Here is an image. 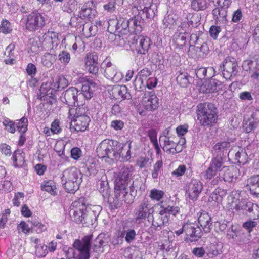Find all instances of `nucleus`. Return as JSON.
Masks as SVG:
<instances>
[{"mask_svg": "<svg viewBox=\"0 0 259 259\" xmlns=\"http://www.w3.org/2000/svg\"><path fill=\"white\" fill-rule=\"evenodd\" d=\"M82 85L81 92L74 87L66 90L61 96V100L68 106L83 105L85 99H90L93 96L96 85L91 80L82 78Z\"/></svg>", "mask_w": 259, "mask_h": 259, "instance_id": "f257e3e1", "label": "nucleus"}, {"mask_svg": "<svg viewBox=\"0 0 259 259\" xmlns=\"http://www.w3.org/2000/svg\"><path fill=\"white\" fill-rule=\"evenodd\" d=\"M163 162L162 161H158L153 167V170L152 172V177L153 179L157 178L161 168L162 167Z\"/></svg>", "mask_w": 259, "mask_h": 259, "instance_id": "774afa93", "label": "nucleus"}, {"mask_svg": "<svg viewBox=\"0 0 259 259\" xmlns=\"http://www.w3.org/2000/svg\"><path fill=\"white\" fill-rule=\"evenodd\" d=\"M186 30L184 31L179 30V32L175 33L173 40L175 42L176 47L181 48L184 46L186 42Z\"/></svg>", "mask_w": 259, "mask_h": 259, "instance_id": "f704fd0d", "label": "nucleus"}, {"mask_svg": "<svg viewBox=\"0 0 259 259\" xmlns=\"http://www.w3.org/2000/svg\"><path fill=\"white\" fill-rule=\"evenodd\" d=\"M27 126L28 120L25 117H23L16 123V127L17 130L21 133H25L27 130Z\"/></svg>", "mask_w": 259, "mask_h": 259, "instance_id": "864d4df0", "label": "nucleus"}, {"mask_svg": "<svg viewBox=\"0 0 259 259\" xmlns=\"http://www.w3.org/2000/svg\"><path fill=\"white\" fill-rule=\"evenodd\" d=\"M56 60V56L51 53H46L42 57L41 62L44 66L51 67Z\"/></svg>", "mask_w": 259, "mask_h": 259, "instance_id": "c03bdc74", "label": "nucleus"}, {"mask_svg": "<svg viewBox=\"0 0 259 259\" xmlns=\"http://www.w3.org/2000/svg\"><path fill=\"white\" fill-rule=\"evenodd\" d=\"M148 137L150 138L151 142L153 144V145L156 150L157 153H159L160 151V148L159 146L157 139V133L154 130H151L149 131L148 133Z\"/></svg>", "mask_w": 259, "mask_h": 259, "instance_id": "09e8293b", "label": "nucleus"}, {"mask_svg": "<svg viewBox=\"0 0 259 259\" xmlns=\"http://www.w3.org/2000/svg\"><path fill=\"white\" fill-rule=\"evenodd\" d=\"M143 4H140L139 6H135V8L139 11H142L143 14H145L147 18H152L155 16V11L154 10L153 5H152L151 0H142Z\"/></svg>", "mask_w": 259, "mask_h": 259, "instance_id": "4be33fe9", "label": "nucleus"}, {"mask_svg": "<svg viewBox=\"0 0 259 259\" xmlns=\"http://www.w3.org/2000/svg\"><path fill=\"white\" fill-rule=\"evenodd\" d=\"M248 203L243 198L240 192L234 190L228 197L227 207L234 213L244 214Z\"/></svg>", "mask_w": 259, "mask_h": 259, "instance_id": "423d86ee", "label": "nucleus"}, {"mask_svg": "<svg viewBox=\"0 0 259 259\" xmlns=\"http://www.w3.org/2000/svg\"><path fill=\"white\" fill-rule=\"evenodd\" d=\"M45 15L38 12L29 14L25 20L26 28L30 31H35L42 28L46 25Z\"/></svg>", "mask_w": 259, "mask_h": 259, "instance_id": "0eeeda50", "label": "nucleus"}, {"mask_svg": "<svg viewBox=\"0 0 259 259\" xmlns=\"http://www.w3.org/2000/svg\"><path fill=\"white\" fill-rule=\"evenodd\" d=\"M237 67V64L234 60L226 59L222 63V66H220L221 69L223 68L224 77L227 79L235 76Z\"/></svg>", "mask_w": 259, "mask_h": 259, "instance_id": "a211bd4d", "label": "nucleus"}, {"mask_svg": "<svg viewBox=\"0 0 259 259\" xmlns=\"http://www.w3.org/2000/svg\"><path fill=\"white\" fill-rule=\"evenodd\" d=\"M204 178L206 180L214 178L212 182L213 185L217 184L219 180H221V177L219 175V172L210 166L205 172Z\"/></svg>", "mask_w": 259, "mask_h": 259, "instance_id": "4c0bfd02", "label": "nucleus"}, {"mask_svg": "<svg viewBox=\"0 0 259 259\" xmlns=\"http://www.w3.org/2000/svg\"><path fill=\"white\" fill-rule=\"evenodd\" d=\"M214 227L217 232L223 233L226 230L227 225L224 221H217L214 222Z\"/></svg>", "mask_w": 259, "mask_h": 259, "instance_id": "0e129e2a", "label": "nucleus"}, {"mask_svg": "<svg viewBox=\"0 0 259 259\" xmlns=\"http://www.w3.org/2000/svg\"><path fill=\"white\" fill-rule=\"evenodd\" d=\"M42 45L48 49H53L59 43L58 33L54 31H48L42 36Z\"/></svg>", "mask_w": 259, "mask_h": 259, "instance_id": "412c9836", "label": "nucleus"}, {"mask_svg": "<svg viewBox=\"0 0 259 259\" xmlns=\"http://www.w3.org/2000/svg\"><path fill=\"white\" fill-rule=\"evenodd\" d=\"M154 205L152 204L148 199L145 198L140 203L136 209V219L138 220H145L146 218L150 219V216L154 212Z\"/></svg>", "mask_w": 259, "mask_h": 259, "instance_id": "9d476101", "label": "nucleus"}, {"mask_svg": "<svg viewBox=\"0 0 259 259\" xmlns=\"http://www.w3.org/2000/svg\"><path fill=\"white\" fill-rule=\"evenodd\" d=\"M90 118L89 116H83L71 120L72 125L77 132H84L89 126Z\"/></svg>", "mask_w": 259, "mask_h": 259, "instance_id": "bb28decb", "label": "nucleus"}, {"mask_svg": "<svg viewBox=\"0 0 259 259\" xmlns=\"http://www.w3.org/2000/svg\"><path fill=\"white\" fill-rule=\"evenodd\" d=\"M222 84L221 81L216 79H211L205 83L203 84L200 87V91L204 93H210L218 92L221 90Z\"/></svg>", "mask_w": 259, "mask_h": 259, "instance_id": "a878e982", "label": "nucleus"}, {"mask_svg": "<svg viewBox=\"0 0 259 259\" xmlns=\"http://www.w3.org/2000/svg\"><path fill=\"white\" fill-rule=\"evenodd\" d=\"M236 148L237 149L234 150V151H236L235 154V160L237 161L238 163L244 164L247 162L248 159L246 150L240 147H236Z\"/></svg>", "mask_w": 259, "mask_h": 259, "instance_id": "c9c22d12", "label": "nucleus"}, {"mask_svg": "<svg viewBox=\"0 0 259 259\" xmlns=\"http://www.w3.org/2000/svg\"><path fill=\"white\" fill-rule=\"evenodd\" d=\"M197 120L203 126H211L217 121V108L213 104L208 103H200L197 106Z\"/></svg>", "mask_w": 259, "mask_h": 259, "instance_id": "7ed1b4c3", "label": "nucleus"}, {"mask_svg": "<svg viewBox=\"0 0 259 259\" xmlns=\"http://www.w3.org/2000/svg\"><path fill=\"white\" fill-rule=\"evenodd\" d=\"M93 235L84 236L81 240H76L73 243V247L77 250V259H89L90 257V249L91 241Z\"/></svg>", "mask_w": 259, "mask_h": 259, "instance_id": "1a4fd4ad", "label": "nucleus"}, {"mask_svg": "<svg viewBox=\"0 0 259 259\" xmlns=\"http://www.w3.org/2000/svg\"><path fill=\"white\" fill-rule=\"evenodd\" d=\"M128 20L123 18L119 20H110L109 22V26L114 25L116 31L121 34H126L130 32Z\"/></svg>", "mask_w": 259, "mask_h": 259, "instance_id": "5701e85b", "label": "nucleus"}, {"mask_svg": "<svg viewBox=\"0 0 259 259\" xmlns=\"http://www.w3.org/2000/svg\"><path fill=\"white\" fill-rule=\"evenodd\" d=\"M246 187L252 194L259 197V175L250 178L247 181Z\"/></svg>", "mask_w": 259, "mask_h": 259, "instance_id": "c756f323", "label": "nucleus"}, {"mask_svg": "<svg viewBox=\"0 0 259 259\" xmlns=\"http://www.w3.org/2000/svg\"><path fill=\"white\" fill-rule=\"evenodd\" d=\"M258 120L252 114L251 116L244 123L243 128L246 133H250L254 130L257 125Z\"/></svg>", "mask_w": 259, "mask_h": 259, "instance_id": "a19ab883", "label": "nucleus"}, {"mask_svg": "<svg viewBox=\"0 0 259 259\" xmlns=\"http://www.w3.org/2000/svg\"><path fill=\"white\" fill-rule=\"evenodd\" d=\"M160 146L166 152L175 154L180 152L181 149L177 148L178 144L170 139V138L166 136H160L159 138Z\"/></svg>", "mask_w": 259, "mask_h": 259, "instance_id": "dca6fc26", "label": "nucleus"}, {"mask_svg": "<svg viewBox=\"0 0 259 259\" xmlns=\"http://www.w3.org/2000/svg\"><path fill=\"white\" fill-rule=\"evenodd\" d=\"M33 229L38 233H40L43 231L47 230V227L45 225H44L36 221H32Z\"/></svg>", "mask_w": 259, "mask_h": 259, "instance_id": "e2e57ef3", "label": "nucleus"}, {"mask_svg": "<svg viewBox=\"0 0 259 259\" xmlns=\"http://www.w3.org/2000/svg\"><path fill=\"white\" fill-rule=\"evenodd\" d=\"M198 221L205 233L210 232L212 226L211 218L207 213H201Z\"/></svg>", "mask_w": 259, "mask_h": 259, "instance_id": "c85d7f7f", "label": "nucleus"}, {"mask_svg": "<svg viewBox=\"0 0 259 259\" xmlns=\"http://www.w3.org/2000/svg\"><path fill=\"white\" fill-rule=\"evenodd\" d=\"M98 185L99 191L104 197L109 195L110 190L106 176H104L101 178V180L98 182Z\"/></svg>", "mask_w": 259, "mask_h": 259, "instance_id": "ea45409f", "label": "nucleus"}, {"mask_svg": "<svg viewBox=\"0 0 259 259\" xmlns=\"http://www.w3.org/2000/svg\"><path fill=\"white\" fill-rule=\"evenodd\" d=\"M151 75L150 70L148 68H144L139 72L137 76L145 82L148 79V78L151 77Z\"/></svg>", "mask_w": 259, "mask_h": 259, "instance_id": "680f3d73", "label": "nucleus"}, {"mask_svg": "<svg viewBox=\"0 0 259 259\" xmlns=\"http://www.w3.org/2000/svg\"><path fill=\"white\" fill-rule=\"evenodd\" d=\"M202 183L197 179H191L186 188V194L191 200L195 201L197 200L200 194L203 190Z\"/></svg>", "mask_w": 259, "mask_h": 259, "instance_id": "9b49d317", "label": "nucleus"}, {"mask_svg": "<svg viewBox=\"0 0 259 259\" xmlns=\"http://www.w3.org/2000/svg\"><path fill=\"white\" fill-rule=\"evenodd\" d=\"M41 187L42 190L48 192L51 195H55L56 194V187L52 181L44 182Z\"/></svg>", "mask_w": 259, "mask_h": 259, "instance_id": "de8ad7c7", "label": "nucleus"}, {"mask_svg": "<svg viewBox=\"0 0 259 259\" xmlns=\"http://www.w3.org/2000/svg\"><path fill=\"white\" fill-rule=\"evenodd\" d=\"M3 124L6 129L11 133H14L16 131V123L8 118H5L3 121Z\"/></svg>", "mask_w": 259, "mask_h": 259, "instance_id": "4d7b16f0", "label": "nucleus"}, {"mask_svg": "<svg viewBox=\"0 0 259 259\" xmlns=\"http://www.w3.org/2000/svg\"><path fill=\"white\" fill-rule=\"evenodd\" d=\"M81 105H76L77 106V107L69 109L68 117L70 119L73 120L83 116H88L87 115V109Z\"/></svg>", "mask_w": 259, "mask_h": 259, "instance_id": "7c9ffc66", "label": "nucleus"}, {"mask_svg": "<svg viewBox=\"0 0 259 259\" xmlns=\"http://www.w3.org/2000/svg\"><path fill=\"white\" fill-rule=\"evenodd\" d=\"M108 243L106 239H104V235L100 234L94 240L93 243V248L96 252H102V247Z\"/></svg>", "mask_w": 259, "mask_h": 259, "instance_id": "58836bf2", "label": "nucleus"}, {"mask_svg": "<svg viewBox=\"0 0 259 259\" xmlns=\"http://www.w3.org/2000/svg\"><path fill=\"white\" fill-rule=\"evenodd\" d=\"M98 56L96 54H88L85 58V65L90 73L96 75L99 70L98 64Z\"/></svg>", "mask_w": 259, "mask_h": 259, "instance_id": "b1692460", "label": "nucleus"}, {"mask_svg": "<svg viewBox=\"0 0 259 259\" xmlns=\"http://www.w3.org/2000/svg\"><path fill=\"white\" fill-rule=\"evenodd\" d=\"M133 44L135 45L136 50L141 54H146L150 48L151 41L150 39L143 35L135 36Z\"/></svg>", "mask_w": 259, "mask_h": 259, "instance_id": "4468645a", "label": "nucleus"}, {"mask_svg": "<svg viewBox=\"0 0 259 259\" xmlns=\"http://www.w3.org/2000/svg\"><path fill=\"white\" fill-rule=\"evenodd\" d=\"M179 213L180 208L178 206L168 205L167 207H161L159 213L152 216L151 228L155 230L160 229L163 226L168 223L170 214L176 216Z\"/></svg>", "mask_w": 259, "mask_h": 259, "instance_id": "39448f33", "label": "nucleus"}, {"mask_svg": "<svg viewBox=\"0 0 259 259\" xmlns=\"http://www.w3.org/2000/svg\"><path fill=\"white\" fill-rule=\"evenodd\" d=\"M114 141L106 139L103 140L97 148L98 156L100 158L107 157L111 159L117 160L120 157L125 161L131 158V142L126 143L123 146L119 145L118 151L114 148ZM117 150V149H116Z\"/></svg>", "mask_w": 259, "mask_h": 259, "instance_id": "f03ea898", "label": "nucleus"}, {"mask_svg": "<svg viewBox=\"0 0 259 259\" xmlns=\"http://www.w3.org/2000/svg\"><path fill=\"white\" fill-rule=\"evenodd\" d=\"M130 32L135 33H140L142 31L141 24L142 21L141 17H134L128 20Z\"/></svg>", "mask_w": 259, "mask_h": 259, "instance_id": "72a5a7b5", "label": "nucleus"}, {"mask_svg": "<svg viewBox=\"0 0 259 259\" xmlns=\"http://www.w3.org/2000/svg\"><path fill=\"white\" fill-rule=\"evenodd\" d=\"M240 175V172L236 167L224 166L221 173V180L225 182H232Z\"/></svg>", "mask_w": 259, "mask_h": 259, "instance_id": "6ab92c4d", "label": "nucleus"}, {"mask_svg": "<svg viewBox=\"0 0 259 259\" xmlns=\"http://www.w3.org/2000/svg\"><path fill=\"white\" fill-rule=\"evenodd\" d=\"M114 91L117 93L118 95L123 99H130L131 98V95L125 85L117 87L114 89Z\"/></svg>", "mask_w": 259, "mask_h": 259, "instance_id": "603ef678", "label": "nucleus"}, {"mask_svg": "<svg viewBox=\"0 0 259 259\" xmlns=\"http://www.w3.org/2000/svg\"><path fill=\"white\" fill-rule=\"evenodd\" d=\"M35 253L39 257H45L48 253V247L44 244L35 245Z\"/></svg>", "mask_w": 259, "mask_h": 259, "instance_id": "5fc2aeb1", "label": "nucleus"}, {"mask_svg": "<svg viewBox=\"0 0 259 259\" xmlns=\"http://www.w3.org/2000/svg\"><path fill=\"white\" fill-rule=\"evenodd\" d=\"M70 59V53L66 51H62L58 55V60L64 65L68 64Z\"/></svg>", "mask_w": 259, "mask_h": 259, "instance_id": "6e6d98bb", "label": "nucleus"}, {"mask_svg": "<svg viewBox=\"0 0 259 259\" xmlns=\"http://www.w3.org/2000/svg\"><path fill=\"white\" fill-rule=\"evenodd\" d=\"M81 173L75 167L64 170L62 174V182L68 193H74L79 188Z\"/></svg>", "mask_w": 259, "mask_h": 259, "instance_id": "20e7f679", "label": "nucleus"}, {"mask_svg": "<svg viewBox=\"0 0 259 259\" xmlns=\"http://www.w3.org/2000/svg\"><path fill=\"white\" fill-rule=\"evenodd\" d=\"M68 84V81L63 76H59L54 83V87L56 90L64 89Z\"/></svg>", "mask_w": 259, "mask_h": 259, "instance_id": "3c124183", "label": "nucleus"}, {"mask_svg": "<svg viewBox=\"0 0 259 259\" xmlns=\"http://www.w3.org/2000/svg\"><path fill=\"white\" fill-rule=\"evenodd\" d=\"M133 85L135 90L138 91H141L146 87L145 82L142 80L140 78H139L137 76H136L134 81Z\"/></svg>", "mask_w": 259, "mask_h": 259, "instance_id": "338daca9", "label": "nucleus"}, {"mask_svg": "<svg viewBox=\"0 0 259 259\" xmlns=\"http://www.w3.org/2000/svg\"><path fill=\"white\" fill-rule=\"evenodd\" d=\"M82 222L80 224H82L84 226L89 227L93 226L96 223V217L90 212L89 208L87 207V211L84 212V215L82 218Z\"/></svg>", "mask_w": 259, "mask_h": 259, "instance_id": "37998d69", "label": "nucleus"}, {"mask_svg": "<svg viewBox=\"0 0 259 259\" xmlns=\"http://www.w3.org/2000/svg\"><path fill=\"white\" fill-rule=\"evenodd\" d=\"M212 15L216 24L225 25L226 23L227 9L215 7L212 11Z\"/></svg>", "mask_w": 259, "mask_h": 259, "instance_id": "393cba45", "label": "nucleus"}, {"mask_svg": "<svg viewBox=\"0 0 259 259\" xmlns=\"http://www.w3.org/2000/svg\"><path fill=\"white\" fill-rule=\"evenodd\" d=\"M96 30V27H93L90 23H86L83 26L82 32L84 35L87 38L95 35Z\"/></svg>", "mask_w": 259, "mask_h": 259, "instance_id": "8fccbe9b", "label": "nucleus"}, {"mask_svg": "<svg viewBox=\"0 0 259 259\" xmlns=\"http://www.w3.org/2000/svg\"><path fill=\"white\" fill-rule=\"evenodd\" d=\"M93 2L89 1L87 2L82 7L80 12L81 17L92 19L94 17L96 10L92 8Z\"/></svg>", "mask_w": 259, "mask_h": 259, "instance_id": "2f4dec72", "label": "nucleus"}, {"mask_svg": "<svg viewBox=\"0 0 259 259\" xmlns=\"http://www.w3.org/2000/svg\"><path fill=\"white\" fill-rule=\"evenodd\" d=\"M136 235V231L134 229H127L121 233V236L123 237L125 235V241L127 243H131L135 239Z\"/></svg>", "mask_w": 259, "mask_h": 259, "instance_id": "13d9d810", "label": "nucleus"}, {"mask_svg": "<svg viewBox=\"0 0 259 259\" xmlns=\"http://www.w3.org/2000/svg\"><path fill=\"white\" fill-rule=\"evenodd\" d=\"M184 229L187 236L191 242L198 240L201 236V229L195 223H187L184 225Z\"/></svg>", "mask_w": 259, "mask_h": 259, "instance_id": "2eb2a0df", "label": "nucleus"}, {"mask_svg": "<svg viewBox=\"0 0 259 259\" xmlns=\"http://www.w3.org/2000/svg\"><path fill=\"white\" fill-rule=\"evenodd\" d=\"M163 195L164 192L162 191L154 189L151 190L149 196L152 200L159 201Z\"/></svg>", "mask_w": 259, "mask_h": 259, "instance_id": "bf43d9fd", "label": "nucleus"}, {"mask_svg": "<svg viewBox=\"0 0 259 259\" xmlns=\"http://www.w3.org/2000/svg\"><path fill=\"white\" fill-rule=\"evenodd\" d=\"M223 159L221 156H217L214 158L210 164V166L214 169L219 172V175L221 176V173L222 171V168L224 167Z\"/></svg>", "mask_w": 259, "mask_h": 259, "instance_id": "a18cd8bd", "label": "nucleus"}, {"mask_svg": "<svg viewBox=\"0 0 259 259\" xmlns=\"http://www.w3.org/2000/svg\"><path fill=\"white\" fill-rule=\"evenodd\" d=\"M230 147V142L224 141L217 143L213 147L214 151L217 154V156H225L226 154H231L234 153L233 150H230L228 152V150Z\"/></svg>", "mask_w": 259, "mask_h": 259, "instance_id": "cd10ccee", "label": "nucleus"}, {"mask_svg": "<svg viewBox=\"0 0 259 259\" xmlns=\"http://www.w3.org/2000/svg\"><path fill=\"white\" fill-rule=\"evenodd\" d=\"M83 201L82 198L74 201L72 204V208L70 210V213H72V218L78 224L82 222L84 212L87 211V207Z\"/></svg>", "mask_w": 259, "mask_h": 259, "instance_id": "f8f14e48", "label": "nucleus"}, {"mask_svg": "<svg viewBox=\"0 0 259 259\" xmlns=\"http://www.w3.org/2000/svg\"><path fill=\"white\" fill-rule=\"evenodd\" d=\"M134 169L132 165H127L122 167L115 179V183L127 185L133 175Z\"/></svg>", "mask_w": 259, "mask_h": 259, "instance_id": "aec40b11", "label": "nucleus"}, {"mask_svg": "<svg viewBox=\"0 0 259 259\" xmlns=\"http://www.w3.org/2000/svg\"><path fill=\"white\" fill-rule=\"evenodd\" d=\"M12 30L10 22L7 20H3L0 26V31L4 34L9 33Z\"/></svg>", "mask_w": 259, "mask_h": 259, "instance_id": "69168bd1", "label": "nucleus"}, {"mask_svg": "<svg viewBox=\"0 0 259 259\" xmlns=\"http://www.w3.org/2000/svg\"><path fill=\"white\" fill-rule=\"evenodd\" d=\"M253 220H257L259 219V205L256 203H253L252 202L249 201L246 209L245 213Z\"/></svg>", "mask_w": 259, "mask_h": 259, "instance_id": "473e14b6", "label": "nucleus"}, {"mask_svg": "<svg viewBox=\"0 0 259 259\" xmlns=\"http://www.w3.org/2000/svg\"><path fill=\"white\" fill-rule=\"evenodd\" d=\"M102 67L104 69V76L109 80L118 83L124 79L122 72L108 59H106L103 62Z\"/></svg>", "mask_w": 259, "mask_h": 259, "instance_id": "6e6552de", "label": "nucleus"}, {"mask_svg": "<svg viewBox=\"0 0 259 259\" xmlns=\"http://www.w3.org/2000/svg\"><path fill=\"white\" fill-rule=\"evenodd\" d=\"M209 4V0H192L191 7L195 11H200L207 9Z\"/></svg>", "mask_w": 259, "mask_h": 259, "instance_id": "e433bc0d", "label": "nucleus"}, {"mask_svg": "<svg viewBox=\"0 0 259 259\" xmlns=\"http://www.w3.org/2000/svg\"><path fill=\"white\" fill-rule=\"evenodd\" d=\"M191 77L187 72H180L177 77V82L182 87H186L189 83Z\"/></svg>", "mask_w": 259, "mask_h": 259, "instance_id": "49530a36", "label": "nucleus"}, {"mask_svg": "<svg viewBox=\"0 0 259 259\" xmlns=\"http://www.w3.org/2000/svg\"><path fill=\"white\" fill-rule=\"evenodd\" d=\"M257 63L251 60H246L244 61L242 64L243 69L245 71H249V73L252 71L256 66Z\"/></svg>", "mask_w": 259, "mask_h": 259, "instance_id": "052dcab7", "label": "nucleus"}, {"mask_svg": "<svg viewBox=\"0 0 259 259\" xmlns=\"http://www.w3.org/2000/svg\"><path fill=\"white\" fill-rule=\"evenodd\" d=\"M12 159L15 167H19L24 163V153L20 150H17L14 153Z\"/></svg>", "mask_w": 259, "mask_h": 259, "instance_id": "79ce46f5", "label": "nucleus"}, {"mask_svg": "<svg viewBox=\"0 0 259 259\" xmlns=\"http://www.w3.org/2000/svg\"><path fill=\"white\" fill-rule=\"evenodd\" d=\"M143 104L146 110L156 109L158 106V99L153 91L145 92L143 96Z\"/></svg>", "mask_w": 259, "mask_h": 259, "instance_id": "f3484780", "label": "nucleus"}, {"mask_svg": "<svg viewBox=\"0 0 259 259\" xmlns=\"http://www.w3.org/2000/svg\"><path fill=\"white\" fill-rule=\"evenodd\" d=\"M114 193L115 200L119 203L121 204L122 202L132 203V196L128 192L127 185L115 183Z\"/></svg>", "mask_w": 259, "mask_h": 259, "instance_id": "ddd939ff", "label": "nucleus"}]
</instances>
